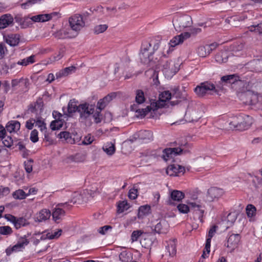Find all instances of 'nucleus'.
Instances as JSON below:
<instances>
[{"instance_id": "obj_9", "label": "nucleus", "mask_w": 262, "mask_h": 262, "mask_svg": "<svg viewBox=\"0 0 262 262\" xmlns=\"http://www.w3.org/2000/svg\"><path fill=\"white\" fill-rule=\"evenodd\" d=\"M188 204L190 206V210L193 212L194 219L199 220L202 223L204 213L203 206L200 204L193 202H189Z\"/></svg>"}, {"instance_id": "obj_62", "label": "nucleus", "mask_w": 262, "mask_h": 262, "mask_svg": "<svg viewBox=\"0 0 262 262\" xmlns=\"http://www.w3.org/2000/svg\"><path fill=\"white\" fill-rule=\"evenodd\" d=\"M10 192V189L8 187H0V198L4 195L8 194Z\"/></svg>"}, {"instance_id": "obj_23", "label": "nucleus", "mask_w": 262, "mask_h": 262, "mask_svg": "<svg viewBox=\"0 0 262 262\" xmlns=\"http://www.w3.org/2000/svg\"><path fill=\"white\" fill-rule=\"evenodd\" d=\"M53 35L57 39H62L74 37L73 35H71L70 33L66 29H62L57 31L53 34Z\"/></svg>"}, {"instance_id": "obj_21", "label": "nucleus", "mask_w": 262, "mask_h": 262, "mask_svg": "<svg viewBox=\"0 0 262 262\" xmlns=\"http://www.w3.org/2000/svg\"><path fill=\"white\" fill-rule=\"evenodd\" d=\"M217 228V226L216 225H213L212 226L210 229H209V231L208 232V237L206 239V242L205 244V250L207 252V253L208 254L210 252V243H211V238L214 236L215 234L216 229Z\"/></svg>"}, {"instance_id": "obj_40", "label": "nucleus", "mask_w": 262, "mask_h": 262, "mask_svg": "<svg viewBox=\"0 0 262 262\" xmlns=\"http://www.w3.org/2000/svg\"><path fill=\"white\" fill-rule=\"evenodd\" d=\"M129 208V205L126 201L120 202L118 205V212L122 213L127 210Z\"/></svg>"}, {"instance_id": "obj_14", "label": "nucleus", "mask_w": 262, "mask_h": 262, "mask_svg": "<svg viewBox=\"0 0 262 262\" xmlns=\"http://www.w3.org/2000/svg\"><path fill=\"white\" fill-rule=\"evenodd\" d=\"M185 171V167L179 165L173 164L169 165L166 169V173L170 176H177L179 173L183 174Z\"/></svg>"}, {"instance_id": "obj_44", "label": "nucleus", "mask_w": 262, "mask_h": 262, "mask_svg": "<svg viewBox=\"0 0 262 262\" xmlns=\"http://www.w3.org/2000/svg\"><path fill=\"white\" fill-rule=\"evenodd\" d=\"M61 229H58L54 232H49L46 234L47 238L50 239L57 238L61 235Z\"/></svg>"}, {"instance_id": "obj_46", "label": "nucleus", "mask_w": 262, "mask_h": 262, "mask_svg": "<svg viewBox=\"0 0 262 262\" xmlns=\"http://www.w3.org/2000/svg\"><path fill=\"white\" fill-rule=\"evenodd\" d=\"M246 212L248 217H252L255 214L256 208L251 204H249L246 207Z\"/></svg>"}, {"instance_id": "obj_43", "label": "nucleus", "mask_w": 262, "mask_h": 262, "mask_svg": "<svg viewBox=\"0 0 262 262\" xmlns=\"http://www.w3.org/2000/svg\"><path fill=\"white\" fill-rule=\"evenodd\" d=\"M35 126L39 128L40 131L42 133L47 131V130L46 123L40 119H38L35 120Z\"/></svg>"}, {"instance_id": "obj_53", "label": "nucleus", "mask_w": 262, "mask_h": 262, "mask_svg": "<svg viewBox=\"0 0 262 262\" xmlns=\"http://www.w3.org/2000/svg\"><path fill=\"white\" fill-rule=\"evenodd\" d=\"M12 232L11 228L8 226L0 227V234L2 235H9Z\"/></svg>"}, {"instance_id": "obj_6", "label": "nucleus", "mask_w": 262, "mask_h": 262, "mask_svg": "<svg viewBox=\"0 0 262 262\" xmlns=\"http://www.w3.org/2000/svg\"><path fill=\"white\" fill-rule=\"evenodd\" d=\"M162 67V71L167 78H171L179 70V67L176 66L174 62L171 60L165 61Z\"/></svg>"}, {"instance_id": "obj_15", "label": "nucleus", "mask_w": 262, "mask_h": 262, "mask_svg": "<svg viewBox=\"0 0 262 262\" xmlns=\"http://www.w3.org/2000/svg\"><path fill=\"white\" fill-rule=\"evenodd\" d=\"M241 237L239 234H231L228 239L227 242V247L230 248L234 250L240 242Z\"/></svg>"}, {"instance_id": "obj_34", "label": "nucleus", "mask_w": 262, "mask_h": 262, "mask_svg": "<svg viewBox=\"0 0 262 262\" xmlns=\"http://www.w3.org/2000/svg\"><path fill=\"white\" fill-rule=\"evenodd\" d=\"M34 57V55H31L26 58H24L18 61L17 63L23 66H27L28 64H32L35 62Z\"/></svg>"}, {"instance_id": "obj_7", "label": "nucleus", "mask_w": 262, "mask_h": 262, "mask_svg": "<svg viewBox=\"0 0 262 262\" xmlns=\"http://www.w3.org/2000/svg\"><path fill=\"white\" fill-rule=\"evenodd\" d=\"M214 90L217 92L215 90V85L208 81L202 82L198 85L194 89V92L196 95L199 97L204 96L208 91Z\"/></svg>"}, {"instance_id": "obj_39", "label": "nucleus", "mask_w": 262, "mask_h": 262, "mask_svg": "<svg viewBox=\"0 0 262 262\" xmlns=\"http://www.w3.org/2000/svg\"><path fill=\"white\" fill-rule=\"evenodd\" d=\"M207 49L206 45L205 46H200L197 49V53L199 56L205 57L209 55L210 53Z\"/></svg>"}, {"instance_id": "obj_38", "label": "nucleus", "mask_w": 262, "mask_h": 262, "mask_svg": "<svg viewBox=\"0 0 262 262\" xmlns=\"http://www.w3.org/2000/svg\"><path fill=\"white\" fill-rule=\"evenodd\" d=\"M78 106L77 105L76 102L74 100H71L68 104V112L69 114H72L77 112Z\"/></svg>"}, {"instance_id": "obj_10", "label": "nucleus", "mask_w": 262, "mask_h": 262, "mask_svg": "<svg viewBox=\"0 0 262 262\" xmlns=\"http://www.w3.org/2000/svg\"><path fill=\"white\" fill-rule=\"evenodd\" d=\"M94 111V108L92 105L86 103L79 105L77 111L80 114V119L84 120L92 114Z\"/></svg>"}, {"instance_id": "obj_63", "label": "nucleus", "mask_w": 262, "mask_h": 262, "mask_svg": "<svg viewBox=\"0 0 262 262\" xmlns=\"http://www.w3.org/2000/svg\"><path fill=\"white\" fill-rule=\"evenodd\" d=\"M93 141V138L91 136H85L82 141V143L84 145H89L92 143Z\"/></svg>"}, {"instance_id": "obj_54", "label": "nucleus", "mask_w": 262, "mask_h": 262, "mask_svg": "<svg viewBox=\"0 0 262 262\" xmlns=\"http://www.w3.org/2000/svg\"><path fill=\"white\" fill-rule=\"evenodd\" d=\"M107 28L106 25H100L96 26L94 28L95 33L98 34L104 32Z\"/></svg>"}, {"instance_id": "obj_5", "label": "nucleus", "mask_w": 262, "mask_h": 262, "mask_svg": "<svg viewBox=\"0 0 262 262\" xmlns=\"http://www.w3.org/2000/svg\"><path fill=\"white\" fill-rule=\"evenodd\" d=\"M172 22L175 28L176 29L178 28L180 30L182 29L190 27L192 24V18L190 16L188 15H183L175 17Z\"/></svg>"}, {"instance_id": "obj_25", "label": "nucleus", "mask_w": 262, "mask_h": 262, "mask_svg": "<svg viewBox=\"0 0 262 262\" xmlns=\"http://www.w3.org/2000/svg\"><path fill=\"white\" fill-rule=\"evenodd\" d=\"M75 70L76 67L74 66H71L66 68L56 74V77L57 78H58L63 76H67L68 75L74 72Z\"/></svg>"}, {"instance_id": "obj_55", "label": "nucleus", "mask_w": 262, "mask_h": 262, "mask_svg": "<svg viewBox=\"0 0 262 262\" xmlns=\"http://www.w3.org/2000/svg\"><path fill=\"white\" fill-rule=\"evenodd\" d=\"M230 79V84H235L236 83L241 82L239 77L237 74L229 75Z\"/></svg>"}, {"instance_id": "obj_42", "label": "nucleus", "mask_w": 262, "mask_h": 262, "mask_svg": "<svg viewBox=\"0 0 262 262\" xmlns=\"http://www.w3.org/2000/svg\"><path fill=\"white\" fill-rule=\"evenodd\" d=\"M26 196L27 194L21 189H18L13 193V196L15 199H24Z\"/></svg>"}, {"instance_id": "obj_13", "label": "nucleus", "mask_w": 262, "mask_h": 262, "mask_svg": "<svg viewBox=\"0 0 262 262\" xmlns=\"http://www.w3.org/2000/svg\"><path fill=\"white\" fill-rule=\"evenodd\" d=\"M134 136L135 138L141 140L144 143H147L153 140L152 133L149 130H140Z\"/></svg>"}, {"instance_id": "obj_45", "label": "nucleus", "mask_w": 262, "mask_h": 262, "mask_svg": "<svg viewBox=\"0 0 262 262\" xmlns=\"http://www.w3.org/2000/svg\"><path fill=\"white\" fill-rule=\"evenodd\" d=\"M2 139L4 145L7 147H11L15 142L10 136H5Z\"/></svg>"}, {"instance_id": "obj_2", "label": "nucleus", "mask_w": 262, "mask_h": 262, "mask_svg": "<svg viewBox=\"0 0 262 262\" xmlns=\"http://www.w3.org/2000/svg\"><path fill=\"white\" fill-rule=\"evenodd\" d=\"M171 96V93L169 91H164L160 95L158 101L151 103V105L147 106L145 108L138 109L136 112L141 118L144 117L151 110L155 111L163 107L165 102L170 99Z\"/></svg>"}, {"instance_id": "obj_49", "label": "nucleus", "mask_w": 262, "mask_h": 262, "mask_svg": "<svg viewBox=\"0 0 262 262\" xmlns=\"http://www.w3.org/2000/svg\"><path fill=\"white\" fill-rule=\"evenodd\" d=\"M177 208L180 212L182 213H187L190 210V206L184 204H180L177 206Z\"/></svg>"}, {"instance_id": "obj_19", "label": "nucleus", "mask_w": 262, "mask_h": 262, "mask_svg": "<svg viewBox=\"0 0 262 262\" xmlns=\"http://www.w3.org/2000/svg\"><path fill=\"white\" fill-rule=\"evenodd\" d=\"M115 96V93H112L100 99L97 103V108L101 111Z\"/></svg>"}, {"instance_id": "obj_3", "label": "nucleus", "mask_w": 262, "mask_h": 262, "mask_svg": "<svg viewBox=\"0 0 262 262\" xmlns=\"http://www.w3.org/2000/svg\"><path fill=\"white\" fill-rule=\"evenodd\" d=\"M151 47L150 42L145 41L142 43L141 52L140 53V58L141 61L145 64H149V66H152L153 61L152 54L153 53L149 51Z\"/></svg>"}, {"instance_id": "obj_26", "label": "nucleus", "mask_w": 262, "mask_h": 262, "mask_svg": "<svg viewBox=\"0 0 262 262\" xmlns=\"http://www.w3.org/2000/svg\"><path fill=\"white\" fill-rule=\"evenodd\" d=\"M229 56V53L226 51H222L217 53L215 56L216 62L221 63L226 62Z\"/></svg>"}, {"instance_id": "obj_51", "label": "nucleus", "mask_w": 262, "mask_h": 262, "mask_svg": "<svg viewBox=\"0 0 262 262\" xmlns=\"http://www.w3.org/2000/svg\"><path fill=\"white\" fill-rule=\"evenodd\" d=\"M29 243V241L27 239H25L21 242H18L17 244L15 245L13 247V249L15 251H19L20 249L24 248V246L27 245Z\"/></svg>"}, {"instance_id": "obj_31", "label": "nucleus", "mask_w": 262, "mask_h": 262, "mask_svg": "<svg viewBox=\"0 0 262 262\" xmlns=\"http://www.w3.org/2000/svg\"><path fill=\"white\" fill-rule=\"evenodd\" d=\"M58 136L60 139H64L68 143L73 144L75 142L74 139L72 138L70 133L68 132H61L58 134Z\"/></svg>"}, {"instance_id": "obj_28", "label": "nucleus", "mask_w": 262, "mask_h": 262, "mask_svg": "<svg viewBox=\"0 0 262 262\" xmlns=\"http://www.w3.org/2000/svg\"><path fill=\"white\" fill-rule=\"evenodd\" d=\"M166 250L171 256H173L177 252L176 240L170 241L166 246Z\"/></svg>"}, {"instance_id": "obj_50", "label": "nucleus", "mask_w": 262, "mask_h": 262, "mask_svg": "<svg viewBox=\"0 0 262 262\" xmlns=\"http://www.w3.org/2000/svg\"><path fill=\"white\" fill-rule=\"evenodd\" d=\"M33 160L31 159L24 162V166L27 173H30L32 171Z\"/></svg>"}, {"instance_id": "obj_35", "label": "nucleus", "mask_w": 262, "mask_h": 262, "mask_svg": "<svg viewBox=\"0 0 262 262\" xmlns=\"http://www.w3.org/2000/svg\"><path fill=\"white\" fill-rule=\"evenodd\" d=\"M151 239L147 235H144L140 238V244L145 248H148L151 245Z\"/></svg>"}, {"instance_id": "obj_8", "label": "nucleus", "mask_w": 262, "mask_h": 262, "mask_svg": "<svg viewBox=\"0 0 262 262\" xmlns=\"http://www.w3.org/2000/svg\"><path fill=\"white\" fill-rule=\"evenodd\" d=\"M70 206H71L69 204V202L59 203L54 209L52 214L53 219L55 222L59 223L62 217L65 214L63 208H69Z\"/></svg>"}, {"instance_id": "obj_22", "label": "nucleus", "mask_w": 262, "mask_h": 262, "mask_svg": "<svg viewBox=\"0 0 262 262\" xmlns=\"http://www.w3.org/2000/svg\"><path fill=\"white\" fill-rule=\"evenodd\" d=\"M168 230V224L165 220H161L155 227V230L158 233H166Z\"/></svg>"}, {"instance_id": "obj_16", "label": "nucleus", "mask_w": 262, "mask_h": 262, "mask_svg": "<svg viewBox=\"0 0 262 262\" xmlns=\"http://www.w3.org/2000/svg\"><path fill=\"white\" fill-rule=\"evenodd\" d=\"M13 17L10 14L2 15L0 17V29H3L13 24Z\"/></svg>"}, {"instance_id": "obj_1", "label": "nucleus", "mask_w": 262, "mask_h": 262, "mask_svg": "<svg viewBox=\"0 0 262 262\" xmlns=\"http://www.w3.org/2000/svg\"><path fill=\"white\" fill-rule=\"evenodd\" d=\"M173 144L178 145L179 147L167 148L163 150L162 158L165 161L173 158L174 156L188 153L189 149L191 148V145L187 142L185 143L174 142Z\"/></svg>"}, {"instance_id": "obj_18", "label": "nucleus", "mask_w": 262, "mask_h": 262, "mask_svg": "<svg viewBox=\"0 0 262 262\" xmlns=\"http://www.w3.org/2000/svg\"><path fill=\"white\" fill-rule=\"evenodd\" d=\"M4 40L10 46H17L20 41V36L18 34H10L4 36Z\"/></svg>"}, {"instance_id": "obj_48", "label": "nucleus", "mask_w": 262, "mask_h": 262, "mask_svg": "<svg viewBox=\"0 0 262 262\" xmlns=\"http://www.w3.org/2000/svg\"><path fill=\"white\" fill-rule=\"evenodd\" d=\"M21 82H24V84L26 86H27L29 84V79H24V78H20L19 79H13L11 82L12 86L15 87Z\"/></svg>"}, {"instance_id": "obj_20", "label": "nucleus", "mask_w": 262, "mask_h": 262, "mask_svg": "<svg viewBox=\"0 0 262 262\" xmlns=\"http://www.w3.org/2000/svg\"><path fill=\"white\" fill-rule=\"evenodd\" d=\"M51 216V212L49 210L43 209L37 213L34 220L35 222H41L48 220Z\"/></svg>"}, {"instance_id": "obj_24", "label": "nucleus", "mask_w": 262, "mask_h": 262, "mask_svg": "<svg viewBox=\"0 0 262 262\" xmlns=\"http://www.w3.org/2000/svg\"><path fill=\"white\" fill-rule=\"evenodd\" d=\"M20 124L18 121H11L8 123L6 125V130L10 132H16L19 130Z\"/></svg>"}, {"instance_id": "obj_52", "label": "nucleus", "mask_w": 262, "mask_h": 262, "mask_svg": "<svg viewBox=\"0 0 262 262\" xmlns=\"http://www.w3.org/2000/svg\"><path fill=\"white\" fill-rule=\"evenodd\" d=\"M143 232L141 230L134 231L131 235V239L133 242L137 241L139 237H141Z\"/></svg>"}, {"instance_id": "obj_47", "label": "nucleus", "mask_w": 262, "mask_h": 262, "mask_svg": "<svg viewBox=\"0 0 262 262\" xmlns=\"http://www.w3.org/2000/svg\"><path fill=\"white\" fill-rule=\"evenodd\" d=\"M183 40L180 35H177L174 37L170 41V45L172 47H174L177 45L183 43Z\"/></svg>"}, {"instance_id": "obj_64", "label": "nucleus", "mask_w": 262, "mask_h": 262, "mask_svg": "<svg viewBox=\"0 0 262 262\" xmlns=\"http://www.w3.org/2000/svg\"><path fill=\"white\" fill-rule=\"evenodd\" d=\"M218 45L214 42V43H212L210 45H206L207 47V49L209 52V53L210 54V53L214 50H215L217 47Z\"/></svg>"}, {"instance_id": "obj_17", "label": "nucleus", "mask_w": 262, "mask_h": 262, "mask_svg": "<svg viewBox=\"0 0 262 262\" xmlns=\"http://www.w3.org/2000/svg\"><path fill=\"white\" fill-rule=\"evenodd\" d=\"M57 15V13L53 12L50 14H40L31 17V19L35 22H45L52 19L53 16Z\"/></svg>"}, {"instance_id": "obj_41", "label": "nucleus", "mask_w": 262, "mask_h": 262, "mask_svg": "<svg viewBox=\"0 0 262 262\" xmlns=\"http://www.w3.org/2000/svg\"><path fill=\"white\" fill-rule=\"evenodd\" d=\"M63 125V122L60 119H56L51 122L50 127L52 130H55L59 129L62 127Z\"/></svg>"}, {"instance_id": "obj_32", "label": "nucleus", "mask_w": 262, "mask_h": 262, "mask_svg": "<svg viewBox=\"0 0 262 262\" xmlns=\"http://www.w3.org/2000/svg\"><path fill=\"white\" fill-rule=\"evenodd\" d=\"M170 197L171 199L176 201H180L184 197V194L179 190H173L171 192Z\"/></svg>"}, {"instance_id": "obj_4", "label": "nucleus", "mask_w": 262, "mask_h": 262, "mask_svg": "<svg viewBox=\"0 0 262 262\" xmlns=\"http://www.w3.org/2000/svg\"><path fill=\"white\" fill-rule=\"evenodd\" d=\"M69 23L71 29L74 31L73 36H76L78 32L85 26L83 17L80 14H75L70 17Z\"/></svg>"}, {"instance_id": "obj_61", "label": "nucleus", "mask_w": 262, "mask_h": 262, "mask_svg": "<svg viewBox=\"0 0 262 262\" xmlns=\"http://www.w3.org/2000/svg\"><path fill=\"white\" fill-rule=\"evenodd\" d=\"M34 124H35V120L33 119H31L28 120L26 123V127L28 129H32L34 126Z\"/></svg>"}, {"instance_id": "obj_58", "label": "nucleus", "mask_w": 262, "mask_h": 262, "mask_svg": "<svg viewBox=\"0 0 262 262\" xmlns=\"http://www.w3.org/2000/svg\"><path fill=\"white\" fill-rule=\"evenodd\" d=\"M30 140L33 143H36L38 141V131L36 129H33L30 134Z\"/></svg>"}, {"instance_id": "obj_60", "label": "nucleus", "mask_w": 262, "mask_h": 262, "mask_svg": "<svg viewBox=\"0 0 262 262\" xmlns=\"http://www.w3.org/2000/svg\"><path fill=\"white\" fill-rule=\"evenodd\" d=\"M112 228V227L108 225L104 226L103 227H100L99 230L98 232L100 234L104 235L105 234L106 232L109 230L111 229Z\"/></svg>"}, {"instance_id": "obj_59", "label": "nucleus", "mask_w": 262, "mask_h": 262, "mask_svg": "<svg viewBox=\"0 0 262 262\" xmlns=\"http://www.w3.org/2000/svg\"><path fill=\"white\" fill-rule=\"evenodd\" d=\"M251 31H256L257 30L259 34H262V22L259 24H258L256 26H251Z\"/></svg>"}, {"instance_id": "obj_30", "label": "nucleus", "mask_w": 262, "mask_h": 262, "mask_svg": "<svg viewBox=\"0 0 262 262\" xmlns=\"http://www.w3.org/2000/svg\"><path fill=\"white\" fill-rule=\"evenodd\" d=\"M239 122V115L232 117L229 121V128L231 129L238 130Z\"/></svg>"}, {"instance_id": "obj_27", "label": "nucleus", "mask_w": 262, "mask_h": 262, "mask_svg": "<svg viewBox=\"0 0 262 262\" xmlns=\"http://www.w3.org/2000/svg\"><path fill=\"white\" fill-rule=\"evenodd\" d=\"M103 150L108 155H113L116 150L115 143L107 142L102 147Z\"/></svg>"}, {"instance_id": "obj_37", "label": "nucleus", "mask_w": 262, "mask_h": 262, "mask_svg": "<svg viewBox=\"0 0 262 262\" xmlns=\"http://www.w3.org/2000/svg\"><path fill=\"white\" fill-rule=\"evenodd\" d=\"M83 202V195L79 193H74L70 203L73 204H81Z\"/></svg>"}, {"instance_id": "obj_29", "label": "nucleus", "mask_w": 262, "mask_h": 262, "mask_svg": "<svg viewBox=\"0 0 262 262\" xmlns=\"http://www.w3.org/2000/svg\"><path fill=\"white\" fill-rule=\"evenodd\" d=\"M150 207L148 205L141 206L138 209V217L139 219H142L144 216L147 215L149 213Z\"/></svg>"}, {"instance_id": "obj_56", "label": "nucleus", "mask_w": 262, "mask_h": 262, "mask_svg": "<svg viewBox=\"0 0 262 262\" xmlns=\"http://www.w3.org/2000/svg\"><path fill=\"white\" fill-rule=\"evenodd\" d=\"M119 259L122 262H130V258L126 251H123L119 254Z\"/></svg>"}, {"instance_id": "obj_36", "label": "nucleus", "mask_w": 262, "mask_h": 262, "mask_svg": "<svg viewBox=\"0 0 262 262\" xmlns=\"http://www.w3.org/2000/svg\"><path fill=\"white\" fill-rule=\"evenodd\" d=\"M27 224H28L27 221L24 217H16L14 223V227L17 229L20 228L21 226H25Z\"/></svg>"}, {"instance_id": "obj_33", "label": "nucleus", "mask_w": 262, "mask_h": 262, "mask_svg": "<svg viewBox=\"0 0 262 262\" xmlns=\"http://www.w3.org/2000/svg\"><path fill=\"white\" fill-rule=\"evenodd\" d=\"M136 102L138 104H142L143 103L145 100V96L144 92L141 90H137L136 91Z\"/></svg>"}, {"instance_id": "obj_12", "label": "nucleus", "mask_w": 262, "mask_h": 262, "mask_svg": "<svg viewBox=\"0 0 262 262\" xmlns=\"http://www.w3.org/2000/svg\"><path fill=\"white\" fill-rule=\"evenodd\" d=\"M238 130H243L247 129L251 125L253 122L252 118L248 115H239Z\"/></svg>"}, {"instance_id": "obj_11", "label": "nucleus", "mask_w": 262, "mask_h": 262, "mask_svg": "<svg viewBox=\"0 0 262 262\" xmlns=\"http://www.w3.org/2000/svg\"><path fill=\"white\" fill-rule=\"evenodd\" d=\"M224 193L222 189L216 187H212L208 189L207 196L209 201H213L217 200L223 195Z\"/></svg>"}, {"instance_id": "obj_57", "label": "nucleus", "mask_w": 262, "mask_h": 262, "mask_svg": "<svg viewBox=\"0 0 262 262\" xmlns=\"http://www.w3.org/2000/svg\"><path fill=\"white\" fill-rule=\"evenodd\" d=\"M138 190L135 187H134L133 188L130 189L129 190L128 196L129 199L132 200H135L137 198Z\"/></svg>"}]
</instances>
